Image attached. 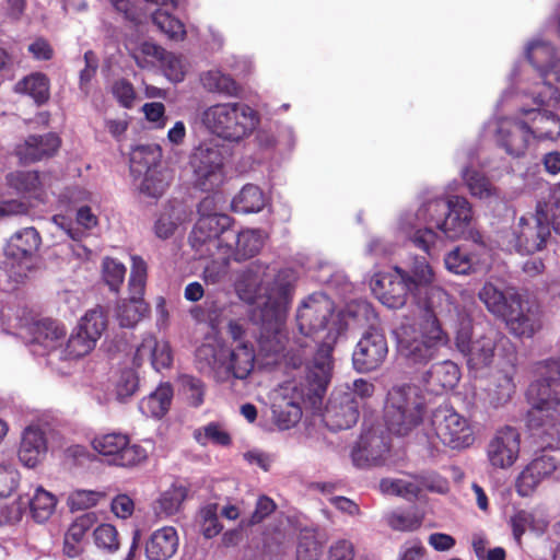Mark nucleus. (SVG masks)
<instances>
[{
    "label": "nucleus",
    "mask_w": 560,
    "mask_h": 560,
    "mask_svg": "<svg viewBox=\"0 0 560 560\" xmlns=\"http://www.w3.org/2000/svg\"><path fill=\"white\" fill-rule=\"evenodd\" d=\"M487 129L494 135L498 145L514 158L523 156L532 141L527 121H524L523 117L501 118L489 122Z\"/></svg>",
    "instance_id": "obj_21"
},
{
    "label": "nucleus",
    "mask_w": 560,
    "mask_h": 560,
    "mask_svg": "<svg viewBox=\"0 0 560 560\" xmlns=\"http://www.w3.org/2000/svg\"><path fill=\"white\" fill-rule=\"evenodd\" d=\"M233 219L225 215L198 218L189 235V243L199 256H213L215 253H230L228 242Z\"/></svg>",
    "instance_id": "obj_14"
},
{
    "label": "nucleus",
    "mask_w": 560,
    "mask_h": 560,
    "mask_svg": "<svg viewBox=\"0 0 560 560\" xmlns=\"http://www.w3.org/2000/svg\"><path fill=\"white\" fill-rule=\"evenodd\" d=\"M186 498V490L183 487H171L165 490L154 505L155 514L160 518L176 514Z\"/></svg>",
    "instance_id": "obj_46"
},
{
    "label": "nucleus",
    "mask_w": 560,
    "mask_h": 560,
    "mask_svg": "<svg viewBox=\"0 0 560 560\" xmlns=\"http://www.w3.org/2000/svg\"><path fill=\"white\" fill-rule=\"evenodd\" d=\"M319 553L320 546L316 540L315 530L310 528L301 530L296 548V559L317 560Z\"/></svg>",
    "instance_id": "obj_56"
},
{
    "label": "nucleus",
    "mask_w": 560,
    "mask_h": 560,
    "mask_svg": "<svg viewBox=\"0 0 560 560\" xmlns=\"http://www.w3.org/2000/svg\"><path fill=\"white\" fill-rule=\"evenodd\" d=\"M92 447L110 465L131 467L145 460L148 451L139 444H131L126 434L112 432L101 434L92 440Z\"/></svg>",
    "instance_id": "obj_16"
},
{
    "label": "nucleus",
    "mask_w": 560,
    "mask_h": 560,
    "mask_svg": "<svg viewBox=\"0 0 560 560\" xmlns=\"http://www.w3.org/2000/svg\"><path fill=\"white\" fill-rule=\"evenodd\" d=\"M228 329L232 338L229 349L217 339H208L196 350L197 370L218 383L228 382L232 377L245 380L255 364L254 346L246 339L243 326L230 322Z\"/></svg>",
    "instance_id": "obj_5"
},
{
    "label": "nucleus",
    "mask_w": 560,
    "mask_h": 560,
    "mask_svg": "<svg viewBox=\"0 0 560 560\" xmlns=\"http://www.w3.org/2000/svg\"><path fill=\"white\" fill-rule=\"evenodd\" d=\"M431 425L436 438L452 450L470 447L476 440L471 422L453 407L444 405L434 409Z\"/></svg>",
    "instance_id": "obj_13"
},
{
    "label": "nucleus",
    "mask_w": 560,
    "mask_h": 560,
    "mask_svg": "<svg viewBox=\"0 0 560 560\" xmlns=\"http://www.w3.org/2000/svg\"><path fill=\"white\" fill-rule=\"evenodd\" d=\"M350 395L347 388L339 387L331 393L324 413V421L330 430L350 429L359 420V405L351 400Z\"/></svg>",
    "instance_id": "obj_22"
},
{
    "label": "nucleus",
    "mask_w": 560,
    "mask_h": 560,
    "mask_svg": "<svg viewBox=\"0 0 560 560\" xmlns=\"http://www.w3.org/2000/svg\"><path fill=\"white\" fill-rule=\"evenodd\" d=\"M179 388L189 406L198 408L205 402L207 387L200 378L183 375L179 377Z\"/></svg>",
    "instance_id": "obj_50"
},
{
    "label": "nucleus",
    "mask_w": 560,
    "mask_h": 560,
    "mask_svg": "<svg viewBox=\"0 0 560 560\" xmlns=\"http://www.w3.org/2000/svg\"><path fill=\"white\" fill-rule=\"evenodd\" d=\"M448 489L447 479L434 471H427L409 478H384L380 482L382 493L401 497L408 501L417 499L423 490L444 494Z\"/></svg>",
    "instance_id": "obj_17"
},
{
    "label": "nucleus",
    "mask_w": 560,
    "mask_h": 560,
    "mask_svg": "<svg viewBox=\"0 0 560 560\" xmlns=\"http://www.w3.org/2000/svg\"><path fill=\"white\" fill-rule=\"evenodd\" d=\"M222 145L214 140L201 142L190 155L194 184L201 190L210 191L220 186L224 178Z\"/></svg>",
    "instance_id": "obj_15"
},
{
    "label": "nucleus",
    "mask_w": 560,
    "mask_h": 560,
    "mask_svg": "<svg viewBox=\"0 0 560 560\" xmlns=\"http://www.w3.org/2000/svg\"><path fill=\"white\" fill-rule=\"evenodd\" d=\"M168 184L170 174L166 170L145 172L140 185V192L151 198H159L164 194Z\"/></svg>",
    "instance_id": "obj_51"
},
{
    "label": "nucleus",
    "mask_w": 560,
    "mask_h": 560,
    "mask_svg": "<svg viewBox=\"0 0 560 560\" xmlns=\"http://www.w3.org/2000/svg\"><path fill=\"white\" fill-rule=\"evenodd\" d=\"M10 188L19 195L25 196L35 189V171H15L7 176Z\"/></svg>",
    "instance_id": "obj_62"
},
{
    "label": "nucleus",
    "mask_w": 560,
    "mask_h": 560,
    "mask_svg": "<svg viewBox=\"0 0 560 560\" xmlns=\"http://www.w3.org/2000/svg\"><path fill=\"white\" fill-rule=\"evenodd\" d=\"M296 278L292 268L276 272L257 261L246 268L236 282L240 299L255 306L253 316L261 322L259 351L266 357H275V362L283 361L293 368L289 360L292 339L287 338L282 326Z\"/></svg>",
    "instance_id": "obj_1"
},
{
    "label": "nucleus",
    "mask_w": 560,
    "mask_h": 560,
    "mask_svg": "<svg viewBox=\"0 0 560 560\" xmlns=\"http://www.w3.org/2000/svg\"><path fill=\"white\" fill-rule=\"evenodd\" d=\"M107 326L106 315L100 306L91 308L80 318L77 328L97 342Z\"/></svg>",
    "instance_id": "obj_47"
},
{
    "label": "nucleus",
    "mask_w": 560,
    "mask_h": 560,
    "mask_svg": "<svg viewBox=\"0 0 560 560\" xmlns=\"http://www.w3.org/2000/svg\"><path fill=\"white\" fill-rule=\"evenodd\" d=\"M179 545L177 530L173 526H163L154 530L145 541L144 552L149 560L172 558Z\"/></svg>",
    "instance_id": "obj_34"
},
{
    "label": "nucleus",
    "mask_w": 560,
    "mask_h": 560,
    "mask_svg": "<svg viewBox=\"0 0 560 560\" xmlns=\"http://www.w3.org/2000/svg\"><path fill=\"white\" fill-rule=\"evenodd\" d=\"M224 253H215L210 256L212 260L205 267V280L210 283L219 282L228 272L230 259L232 257H224ZM202 258L203 256H199Z\"/></svg>",
    "instance_id": "obj_63"
},
{
    "label": "nucleus",
    "mask_w": 560,
    "mask_h": 560,
    "mask_svg": "<svg viewBox=\"0 0 560 560\" xmlns=\"http://www.w3.org/2000/svg\"><path fill=\"white\" fill-rule=\"evenodd\" d=\"M172 399V385L162 383L154 392L140 400L139 409L147 417L160 419L168 411Z\"/></svg>",
    "instance_id": "obj_37"
},
{
    "label": "nucleus",
    "mask_w": 560,
    "mask_h": 560,
    "mask_svg": "<svg viewBox=\"0 0 560 560\" xmlns=\"http://www.w3.org/2000/svg\"><path fill=\"white\" fill-rule=\"evenodd\" d=\"M520 453L521 433L511 425L498 429L486 447L487 460L494 470L510 469L517 462Z\"/></svg>",
    "instance_id": "obj_19"
},
{
    "label": "nucleus",
    "mask_w": 560,
    "mask_h": 560,
    "mask_svg": "<svg viewBox=\"0 0 560 560\" xmlns=\"http://www.w3.org/2000/svg\"><path fill=\"white\" fill-rule=\"evenodd\" d=\"M525 56L539 81L527 84L523 74L515 68L511 82L520 85L523 93L529 94L537 104L560 102V58L553 46L541 38H535L525 46Z\"/></svg>",
    "instance_id": "obj_7"
},
{
    "label": "nucleus",
    "mask_w": 560,
    "mask_h": 560,
    "mask_svg": "<svg viewBox=\"0 0 560 560\" xmlns=\"http://www.w3.org/2000/svg\"><path fill=\"white\" fill-rule=\"evenodd\" d=\"M202 126L213 136L240 143L256 130L260 122L258 112L243 102H221L207 106L200 113Z\"/></svg>",
    "instance_id": "obj_8"
},
{
    "label": "nucleus",
    "mask_w": 560,
    "mask_h": 560,
    "mask_svg": "<svg viewBox=\"0 0 560 560\" xmlns=\"http://www.w3.org/2000/svg\"><path fill=\"white\" fill-rule=\"evenodd\" d=\"M154 25L173 40H183L186 35L184 24L165 10L158 9L152 14Z\"/></svg>",
    "instance_id": "obj_48"
},
{
    "label": "nucleus",
    "mask_w": 560,
    "mask_h": 560,
    "mask_svg": "<svg viewBox=\"0 0 560 560\" xmlns=\"http://www.w3.org/2000/svg\"><path fill=\"white\" fill-rule=\"evenodd\" d=\"M95 547L104 552L113 553L119 549L120 540L117 528L109 523H102L92 533Z\"/></svg>",
    "instance_id": "obj_49"
},
{
    "label": "nucleus",
    "mask_w": 560,
    "mask_h": 560,
    "mask_svg": "<svg viewBox=\"0 0 560 560\" xmlns=\"http://www.w3.org/2000/svg\"><path fill=\"white\" fill-rule=\"evenodd\" d=\"M474 220L472 206L465 197H429L417 209L401 211L394 232L397 238L432 256L444 237L479 242L481 235L474 229Z\"/></svg>",
    "instance_id": "obj_3"
},
{
    "label": "nucleus",
    "mask_w": 560,
    "mask_h": 560,
    "mask_svg": "<svg viewBox=\"0 0 560 560\" xmlns=\"http://www.w3.org/2000/svg\"><path fill=\"white\" fill-rule=\"evenodd\" d=\"M16 455L24 467H35V427L33 424H28L23 430Z\"/></svg>",
    "instance_id": "obj_52"
},
{
    "label": "nucleus",
    "mask_w": 560,
    "mask_h": 560,
    "mask_svg": "<svg viewBox=\"0 0 560 560\" xmlns=\"http://www.w3.org/2000/svg\"><path fill=\"white\" fill-rule=\"evenodd\" d=\"M460 378V371L456 363L443 360L432 364L419 375V383L429 393L440 395L454 388Z\"/></svg>",
    "instance_id": "obj_28"
},
{
    "label": "nucleus",
    "mask_w": 560,
    "mask_h": 560,
    "mask_svg": "<svg viewBox=\"0 0 560 560\" xmlns=\"http://www.w3.org/2000/svg\"><path fill=\"white\" fill-rule=\"evenodd\" d=\"M103 279L110 290L117 291L124 282L126 267L114 258H105L102 264Z\"/></svg>",
    "instance_id": "obj_59"
},
{
    "label": "nucleus",
    "mask_w": 560,
    "mask_h": 560,
    "mask_svg": "<svg viewBox=\"0 0 560 560\" xmlns=\"http://www.w3.org/2000/svg\"><path fill=\"white\" fill-rule=\"evenodd\" d=\"M495 331L489 329L487 334L471 339V327L464 322L456 332V347L466 357L471 369H480L491 363L495 348Z\"/></svg>",
    "instance_id": "obj_20"
},
{
    "label": "nucleus",
    "mask_w": 560,
    "mask_h": 560,
    "mask_svg": "<svg viewBox=\"0 0 560 560\" xmlns=\"http://www.w3.org/2000/svg\"><path fill=\"white\" fill-rule=\"evenodd\" d=\"M65 337L66 329L57 320H37V355H48L49 362H52L54 358L58 359V350H62Z\"/></svg>",
    "instance_id": "obj_33"
},
{
    "label": "nucleus",
    "mask_w": 560,
    "mask_h": 560,
    "mask_svg": "<svg viewBox=\"0 0 560 560\" xmlns=\"http://www.w3.org/2000/svg\"><path fill=\"white\" fill-rule=\"evenodd\" d=\"M534 103L537 108H522V117L527 121L530 138L537 140H556L560 136V117L555 113L540 108L541 104ZM555 106L558 103H542Z\"/></svg>",
    "instance_id": "obj_27"
},
{
    "label": "nucleus",
    "mask_w": 560,
    "mask_h": 560,
    "mask_svg": "<svg viewBox=\"0 0 560 560\" xmlns=\"http://www.w3.org/2000/svg\"><path fill=\"white\" fill-rule=\"evenodd\" d=\"M147 361H149L152 368L158 372L168 368L173 361L168 342L159 340L153 335L144 336L141 343L136 349L133 363L137 366H141Z\"/></svg>",
    "instance_id": "obj_31"
},
{
    "label": "nucleus",
    "mask_w": 560,
    "mask_h": 560,
    "mask_svg": "<svg viewBox=\"0 0 560 560\" xmlns=\"http://www.w3.org/2000/svg\"><path fill=\"white\" fill-rule=\"evenodd\" d=\"M512 334L518 337H533L540 328L541 320L538 313L532 308L524 311L520 296H512V304L501 316Z\"/></svg>",
    "instance_id": "obj_30"
},
{
    "label": "nucleus",
    "mask_w": 560,
    "mask_h": 560,
    "mask_svg": "<svg viewBox=\"0 0 560 560\" xmlns=\"http://www.w3.org/2000/svg\"><path fill=\"white\" fill-rule=\"evenodd\" d=\"M96 346V341L93 340L89 335L80 331L79 328H74L68 338L67 342L63 343L62 350H58L59 360H75L89 354Z\"/></svg>",
    "instance_id": "obj_41"
},
{
    "label": "nucleus",
    "mask_w": 560,
    "mask_h": 560,
    "mask_svg": "<svg viewBox=\"0 0 560 560\" xmlns=\"http://www.w3.org/2000/svg\"><path fill=\"white\" fill-rule=\"evenodd\" d=\"M148 267L140 256H131V271L129 278V292L144 294Z\"/></svg>",
    "instance_id": "obj_61"
},
{
    "label": "nucleus",
    "mask_w": 560,
    "mask_h": 560,
    "mask_svg": "<svg viewBox=\"0 0 560 560\" xmlns=\"http://www.w3.org/2000/svg\"><path fill=\"white\" fill-rule=\"evenodd\" d=\"M139 388V377L133 370H124L115 382V396L119 402H126Z\"/></svg>",
    "instance_id": "obj_55"
},
{
    "label": "nucleus",
    "mask_w": 560,
    "mask_h": 560,
    "mask_svg": "<svg viewBox=\"0 0 560 560\" xmlns=\"http://www.w3.org/2000/svg\"><path fill=\"white\" fill-rule=\"evenodd\" d=\"M149 312V306L143 300V294L129 292V299L118 304L116 317L121 327H133Z\"/></svg>",
    "instance_id": "obj_39"
},
{
    "label": "nucleus",
    "mask_w": 560,
    "mask_h": 560,
    "mask_svg": "<svg viewBox=\"0 0 560 560\" xmlns=\"http://www.w3.org/2000/svg\"><path fill=\"white\" fill-rule=\"evenodd\" d=\"M202 88L210 92L226 97H236L241 88L237 82L230 75L219 69H211L200 75Z\"/></svg>",
    "instance_id": "obj_38"
},
{
    "label": "nucleus",
    "mask_w": 560,
    "mask_h": 560,
    "mask_svg": "<svg viewBox=\"0 0 560 560\" xmlns=\"http://www.w3.org/2000/svg\"><path fill=\"white\" fill-rule=\"evenodd\" d=\"M194 436L201 445L213 443L224 446L231 442L229 433L218 422H210L207 425L196 430Z\"/></svg>",
    "instance_id": "obj_53"
},
{
    "label": "nucleus",
    "mask_w": 560,
    "mask_h": 560,
    "mask_svg": "<svg viewBox=\"0 0 560 560\" xmlns=\"http://www.w3.org/2000/svg\"><path fill=\"white\" fill-rule=\"evenodd\" d=\"M265 234L259 229H243L237 233L231 232L228 242L231 244L230 253L224 257H232L236 261L249 259L257 255L264 246Z\"/></svg>",
    "instance_id": "obj_32"
},
{
    "label": "nucleus",
    "mask_w": 560,
    "mask_h": 560,
    "mask_svg": "<svg viewBox=\"0 0 560 560\" xmlns=\"http://www.w3.org/2000/svg\"><path fill=\"white\" fill-rule=\"evenodd\" d=\"M164 75L172 82H180L187 72V63L180 57L173 52H166L165 59L159 67Z\"/></svg>",
    "instance_id": "obj_60"
},
{
    "label": "nucleus",
    "mask_w": 560,
    "mask_h": 560,
    "mask_svg": "<svg viewBox=\"0 0 560 560\" xmlns=\"http://www.w3.org/2000/svg\"><path fill=\"white\" fill-rule=\"evenodd\" d=\"M558 467L556 458L548 454L535 457L521 471L516 488L522 497H527L534 492L538 485L546 478H549Z\"/></svg>",
    "instance_id": "obj_29"
},
{
    "label": "nucleus",
    "mask_w": 560,
    "mask_h": 560,
    "mask_svg": "<svg viewBox=\"0 0 560 560\" xmlns=\"http://www.w3.org/2000/svg\"><path fill=\"white\" fill-rule=\"evenodd\" d=\"M478 295L488 311L499 317L509 310L512 304V296H518L514 293L505 294L491 282L485 283Z\"/></svg>",
    "instance_id": "obj_44"
},
{
    "label": "nucleus",
    "mask_w": 560,
    "mask_h": 560,
    "mask_svg": "<svg viewBox=\"0 0 560 560\" xmlns=\"http://www.w3.org/2000/svg\"><path fill=\"white\" fill-rule=\"evenodd\" d=\"M536 370L540 377L527 389L528 428L542 445L560 450V362L545 361Z\"/></svg>",
    "instance_id": "obj_4"
},
{
    "label": "nucleus",
    "mask_w": 560,
    "mask_h": 560,
    "mask_svg": "<svg viewBox=\"0 0 560 560\" xmlns=\"http://www.w3.org/2000/svg\"><path fill=\"white\" fill-rule=\"evenodd\" d=\"M551 207L538 203L535 212L522 215L509 231L500 235L499 244L509 252L532 255L542 250L551 235Z\"/></svg>",
    "instance_id": "obj_11"
},
{
    "label": "nucleus",
    "mask_w": 560,
    "mask_h": 560,
    "mask_svg": "<svg viewBox=\"0 0 560 560\" xmlns=\"http://www.w3.org/2000/svg\"><path fill=\"white\" fill-rule=\"evenodd\" d=\"M487 248L481 240L475 246H457L444 257L445 268L455 275L476 272L487 264Z\"/></svg>",
    "instance_id": "obj_26"
},
{
    "label": "nucleus",
    "mask_w": 560,
    "mask_h": 560,
    "mask_svg": "<svg viewBox=\"0 0 560 560\" xmlns=\"http://www.w3.org/2000/svg\"><path fill=\"white\" fill-rule=\"evenodd\" d=\"M388 451V436L381 428H371L361 434L352 458L357 466L374 465L383 460Z\"/></svg>",
    "instance_id": "obj_25"
},
{
    "label": "nucleus",
    "mask_w": 560,
    "mask_h": 560,
    "mask_svg": "<svg viewBox=\"0 0 560 560\" xmlns=\"http://www.w3.org/2000/svg\"><path fill=\"white\" fill-rule=\"evenodd\" d=\"M180 206L168 205L163 208L154 221L153 231L161 240L170 238L183 222Z\"/></svg>",
    "instance_id": "obj_45"
},
{
    "label": "nucleus",
    "mask_w": 560,
    "mask_h": 560,
    "mask_svg": "<svg viewBox=\"0 0 560 560\" xmlns=\"http://www.w3.org/2000/svg\"><path fill=\"white\" fill-rule=\"evenodd\" d=\"M2 320L9 334L22 339L26 345L35 342V313L30 307H18L2 312Z\"/></svg>",
    "instance_id": "obj_36"
},
{
    "label": "nucleus",
    "mask_w": 560,
    "mask_h": 560,
    "mask_svg": "<svg viewBox=\"0 0 560 560\" xmlns=\"http://www.w3.org/2000/svg\"><path fill=\"white\" fill-rule=\"evenodd\" d=\"M457 159L463 163L467 160L469 164L462 167L460 175L472 197L481 200H491L499 197L498 189L490 180L483 174L472 168V154L458 153Z\"/></svg>",
    "instance_id": "obj_35"
},
{
    "label": "nucleus",
    "mask_w": 560,
    "mask_h": 560,
    "mask_svg": "<svg viewBox=\"0 0 560 560\" xmlns=\"http://www.w3.org/2000/svg\"><path fill=\"white\" fill-rule=\"evenodd\" d=\"M104 499V492L80 489L71 492L68 504L71 511H81L96 506Z\"/></svg>",
    "instance_id": "obj_57"
},
{
    "label": "nucleus",
    "mask_w": 560,
    "mask_h": 560,
    "mask_svg": "<svg viewBox=\"0 0 560 560\" xmlns=\"http://www.w3.org/2000/svg\"><path fill=\"white\" fill-rule=\"evenodd\" d=\"M370 287L374 296L388 308L404 306L409 295L408 289L395 268L392 272H376L370 281Z\"/></svg>",
    "instance_id": "obj_24"
},
{
    "label": "nucleus",
    "mask_w": 560,
    "mask_h": 560,
    "mask_svg": "<svg viewBox=\"0 0 560 560\" xmlns=\"http://www.w3.org/2000/svg\"><path fill=\"white\" fill-rule=\"evenodd\" d=\"M346 314L352 317L358 326L369 325L358 341L353 353V369L359 373H370L380 369L388 354V346L383 332L374 328L377 315L366 301H358L347 306Z\"/></svg>",
    "instance_id": "obj_10"
},
{
    "label": "nucleus",
    "mask_w": 560,
    "mask_h": 560,
    "mask_svg": "<svg viewBox=\"0 0 560 560\" xmlns=\"http://www.w3.org/2000/svg\"><path fill=\"white\" fill-rule=\"evenodd\" d=\"M386 520L393 529L402 532L417 529L422 522L415 512H393Z\"/></svg>",
    "instance_id": "obj_64"
},
{
    "label": "nucleus",
    "mask_w": 560,
    "mask_h": 560,
    "mask_svg": "<svg viewBox=\"0 0 560 560\" xmlns=\"http://www.w3.org/2000/svg\"><path fill=\"white\" fill-rule=\"evenodd\" d=\"M446 315L420 312L412 324H401L395 330L397 352L408 365L428 364L438 357L441 348L448 345V335L442 327V318Z\"/></svg>",
    "instance_id": "obj_6"
},
{
    "label": "nucleus",
    "mask_w": 560,
    "mask_h": 560,
    "mask_svg": "<svg viewBox=\"0 0 560 560\" xmlns=\"http://www.w3.org/2000/svg\"><path fill=\"white\" fill-rule=\"evenodd\" d=\"M97 522V515L95 512H88L77 516L69 525L65 537L69 538L73 542L84 544L88 532Z\"/></svg>",
    "instance_id": "obj_54"
},
{
    "label": "nucleus",
    "mask_w": 560,
    "mask_h": 560,
    "mask_svg": "<svg viewBox=\"0 0 560 560\" xmlns=\"http://www.w3.org/2000/svg\"><path fill=\"white\" fill-rule=\"evenodd\" d=\"M166 52L163 47L149 40H143L131 48V57L137 66L147 70L159 68Z\"/></svg>",
    "instance_id": "obj_42"
},
{
    "label": "nucleus",
    "mask_w": 560,
    "mask_h": 560,
    "mask_svg": "<svg viewBox=\"0 0 560 560\" xmlns=\"http://www.w3.org/2000/svg\"><path fill=\"white\" fill-rule=\"evenodd\" d=\"M299 332L292 338L289 360L294 366L307 363L306 378L314 383V392L326 390L332 376L334 347L350 323L334 313V302L324 293L307 296L296 312Z\"/></svg>",
    "instance_id": "obj_2"
},
{
    "label": "nucleus",
    "mask_w": 560,
    "mask_h": 560,
    "mask_svg": "<svg viewBox=\"0 0 560 560\" xmlns=\"http://www.w3.org/2000/svg\"><path fill=\"white\" fill-rule=\"evenodd\" d=\"M423 399L417 387L401 385L393 387L387 396L385 423L396 435H405L418 425L423 415Z\"/></svg>",
    "instance_id": "obj_12"
},
{
    "label": "nucleus",
    "mask_w": 560,
    "mask_h": 560,
    "mask_svg": "<svg viewBox=\"0 0 560 560\" xmlns=\"http://www.w3.org/2000/svg\"><path fill=\"white\" fill-rule=\"evenodd\" d=\"M267 203V197L256 185L247 184L232 199L231 208L240 213L260 212Z\"/></svg>",
    "instance_id": "obj_40"
},
{
    "label": "nucleus",
    "mask_w": 560,
    "mask_h": 560,
    "mask_svg": "<svg viewBox=\"0 0 560 560\" xmlns=\"http://www.w3.org/2000/svg\"><path fill=\"white\" fill-rule=\"evenodd\" d=\"M395 271L399 273L419 312L452 313L454 310L452 298L436 284L435 272L424 257H415L408 269L396 266Z\"/></svg>",
    "instance_id": "obj_9"
},
{
    "label": "nucleus",
    "mask_w": 560,
    "mask_h": 560,
    "mask_svg": "<svg viewBox=\"0 0 560 560\" xmlns=\"http://www.w3.org/2000/svg\"><path fill=\"white\" fill-rule=\"evenodd\" d=\"M61 447V435L49 423H37V455Z\"/></svg>",
    "instance_id": "obj_58"
},
{
    "label": "nucleus",
    "mask_w": 560,
    "mask_h": 560,
    "mask_svg": "<svg viewBox=\"0 0 560 560\" xmlns=\"http://www.w3.org/2000/svg\"><path fill=\"white\" fill-rule=\"evenodd\" d=\"M310 388L307 392L304 387H299L294 382H289L282 388V398L272 405V415L276 425L280 430H289L302 418V404L306 397H320L325 390L317 394L314 392V383L307 378Z\"/></svg>",
    "instance_id": "obj_18"
},
{
    "label": "nucleus",
    "mask_w": 560,
    "mask_h": 560,
    "mask_svg": "<svg viewBox=\"0 0 560 560\" xmlns=\"http://www.w3.org/2000/svg\"><path fill=\"white\" fill-rule=\"evenodd\" d=\"M35 228H26L15 233L5 247V256L11 260V269L16 278H24L33 268Z\"/></svg>",
    "instance_id": "obj_23"
},
{
    "label": "nucleus",
    "mask_w": 560,
    "mask_h": 560,
    "mask_svg": "<svg viewBox=\"0 0 560 560\" xmlns=\"http://www.w3.org/2000/svg\"><path fill=\"white\" fill-rule=\"evenodd\" d=\"M162 153L159 145L143 144L136 147L130 154L131 170L137 173L151 172L160 170Z\"/></svg>",
    "instance_id": "obj_43"
}]
</instances>
